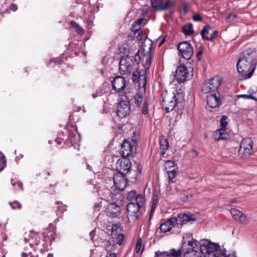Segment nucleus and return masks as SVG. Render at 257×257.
<instances>
[{"instance_id": "1", "label": "nucleus", "mask_w": 257, "mask_h": 257, "mask_svg": "<svg viewBox=\"0 0 257 257\" xmlns=\"http://www.w3.org/2000/svg\"><path fill=\"white\" fill-rule=\"evenodd\" d=\"M255 51L253 48H249L244 51L237 63V69L244 79L251 77L255 69L256 62Z\"/></svg>"}, {"instance_id": "2", "label": "nucleus", "mask_w": 257, "mask_h": 257, "mask_svg": "<svg viewBox=\"0 0 257 257\" xmlns=\"http://www.w3.org/2000/svg\"><path fill=\"white\" fill-rule=\"evenodd\" d=\"M196 217L194 214L190 212H181L177 217H173L162 223L160 229L163 233L169 232L173 227L180 228L183 224L189 222L194 221Z\"/></svg>"}, {"instance_id": "3", "label": "nucleus", "mask_w": 257, "mask_h": 257, "mask_svg": "<svg viewBox=\"0 0 257 257\" xmlns=\"http://www.w3.org/2000/svg\"><path fill=\"white\" fill-rule=\"evenodd\" d=\"M162 97V105L166 112L172 111L176 106H182L185 102V94L178 90L171 93H164Z\"/></svg>"}, {"instance_id": "4", "label": "nucleus", "mask_w": 257, "mask_h": 257, "mask_svg": "<svg viewBox=\"0 0 257 257\" xmlns=\"http://www.w3.org/2000/svg\"><path fill=\"white\" fill-rule=\"evenodd\" d=\"M153 42L150 39L145 40L143 43L142 61L143 66L146 69L149 70L154 57V52L152 51Z\"/></svg>"}, {"instance_id": "5", "label": "nucleus", "mask_w": 257, "mask_h": 257, "mask_svg": "<svg viewBox=\"0 0 257 257\" xmlns=\"http://www.w3.org/2000/svg\"><path fill=\"white\" fill-rule=\"evenodd\" d=\"M193 75V68H187L184 65H180L176 70L175 79L179 83H184L190 79Z\"/></svg>"}, {"instance_id": "6", "label": "nucleus", "mask_w": 257, "mask_h": 257, "mask_svg": "<svg viewBox=\"0 0 257 257\" xmlns=\"http://www.w3.org/2000/svg\"><path fill=\"white\" fill-rule=\"evenodd\" d=\"M178 49L182 58L189 61L190 64L193 62L192 60L194 54L193 48L189 42L186 41L180 42L178 45Z\"/></svg>"}, {"instance_id": "7", "label": "nucleus", "mask_w": 257, "mask_h": 257, "mask_svg": "<svg viewBox=\"0 0 257 257\" xmlns=\"http://www.w3.org/2000/svg\"><path fill=\"white\" fill-rule=\"evenodd\" d=\"M222 82V78L218 76H214L209 79L207 82H205L202 86V91L204 93L215 92Z\"/></svg>"}, {"instance_id": "8", "label": "nucleus", "mask_w": 257, "mask_h": 257, "mask_svg": "<svg viewBox=\"0 0 257 257\" xmlns=\"http://www.w3.org/2000/svg\"><path fill=\"white\" fill-rule=\"evenodd\" d=\"M253 141L250 138L242 140L238 150V155L241 158H247L252 153Z\"/></svg>"}, {"instance_id": "9", "label": "nucleus", "mask_w": 257, "mask_h": 257, "mask_svg": "<svg viewBox=\"0 0 257 257\" xmlns=\"http://www.w3.org/2000/svg\"><path fill=\"white\" fill-rule=\"evenodd\" d=\"M134 69L133 59L127 55L123 56L119 61V72L121 74H128Z\"/></svg>"}, {"instance_id": "10", "label": "nucleus", "mask_w": 257, "mask_h": 257, "mask_svg": "<svg viewBox=\"0 0 257 257\" xmlns=\"http://www.w3.org/2000/svg\"><path fill=\"white\" fill-rule=\"evenodd\" d=\"M130 111V102L128 99L125 97L119 101L117 105L116 113L120 118H123L128 115Z\"/></svg>"}, {"instance_id": "11", "label": "nucleus", "mask_w": 257, "mask_h": 257, "mask_svg": "<svg viewBox=\"0 0 257 257\" xmlns=\"http://www.w3.org/2000/svg\"><path fill=\"white\" fill-rule=\"evenodd\" d=\"M133 142L134 144L132 145L128 141L124 140L123 141L121 148V156L123 158L129 157L133 153L136 151L137 142L134 140Z\"/></svg>"}, {"instance_id": "12", "label": "nucleus", "mask_w": 257, "mask_h": 257, "mask_svg": "<svg viewBox=\"0 0 257 257\" xmlns=\"http://www.w3.org/2000/svg\"><path fill=\"white\" fill-rule=\"evenodd\" d=\"M132 166V163L128 159L124 158L119 159L116 163V170L117 173L127 174L130 171Z\"/></svg>"}, {"instance_id": "13", "label": "nucleus", "mask_w": 257, "mask_h": 257, "mask_svg": "<svg viewBox=\"0 0 257 257\" xmlns=\"http://www.w3.org/2000/svg\"><path fill=\"white\" fill-rule=\"evenodd\" d=\"M125 175L123 174L116 173L113 176L114 185L120 191L123 190L127 186V182Z\"/></svg>"}, {"instance_id": "14", "label": "nucleus", "mask_w": 257, "mask_h": 257, "mask_svg": "<svg viewBox=\"0 0 257 257\" xmlns=\"http://www.w3.org/2000/svg\"><path fill=\"white\" fill-rule=\"evenodd\" d=\"M213 246L214 247L212 248V250H219L218 248L219 247L218 246H216L214 244H210L208 245L207 246H204V248L202 249V250H205V253H206L205 254L204 257H207V255L208 254L209 251H208V248L209 247H211V246ZM202 252H201L199 251L196 250L195 249H188L185 252L184 254V257H202Z\"/></svg>"}, {"instance_id": "15", "label": "nucleus", "mask_w": 257, "mask_h": 257, "mask_svg": "<svg viewBox=\"0 0 257 257\" xmlns=\"http://www.w3.org/2000/svg\"><path fill=\"white\" fill-rule=\"evenodd\" d=\"M174 5V2L170 0L166 2H164L163 0H151L152 7L157 10H165L170 8Z\"/></svg>"}, {"instance_id": "16", "label": "nucleus", "mask_w": 257, "mask_h": 257, "mask_svg": "<svg viewBox=\"0 0 257 257\" xmlns=\"http://www.w3.org/2000/svg\"><path fill=\"white\" fill-rule=\"evenodd\" d=\"M111 84L112 89L114 90L116 92H119L124 89L126 81L123 77L117 76L113 78Z\"/></svg>"}, {"instance_id": "17", "label": "nucleus", "mask_w": 257, "mask_h": 257, "mask_svg": "<svg viewBox=\"0 0 257 257\" xmlns=\"http://www.w3.org/2000/svg\"><path fill=\"white\" fill-rule=\"evenodd\" d=\"M141 208L138 205L134 204L132 202L129 203L126 206L128 215L133 220H136L139 218V211Z\"/></svg>"}, {"instance_id": "18", "label": "nucleus", "mask_w": 257, "mask_h": 257, "mask_svg": "<svg viewBox=\"0 0 257 257\" xmlns=\"http://www.w3.org/2000/svg\"><path fill=\"white\" fill-rule=\"evenodd\" d=\"M230 212L232 217L236 220H237L242 224H247L248 223V220L246 216L241 211L236 208H231Z\"/></svg>"}, {"instance_id": "19", "label": "nucleus", "mask_w": 257, "mask_h": 257, "mask_svg": "<svg viewBox=\"0 0 257 257\" xmlns=\"http://www.w3.org/2000/svg\"><path fill=\"white\" fill-rule=\"evenodd\" d=\"M182 250L181 249H171L169 251H157L156 252L157 257H179L182 254Z\"/></svg>"}, {"instance_id": "20", "label": "nucleus", "mask_w": 257, "mask_h": 257, "mask_svg": "<svg viewBox=\"0 0 257 257\" xmlns=\"http://www.w3.org/2000/svg\"><path fill=\"white\" fill-rule=\"evenodd\" d=\"M207 103L210 107L215 108L219 106L221 102L219 96L214 93L207 96Z\"/></svg>"}, {"instance_id": "21", "label": "nucleus", "mask_w": 257, "mask_h": 257, "mask_svg": "<svg viewBox=\"0 0 257 257\" xmlns=\"http://www.w3.org/2000/svg\"><path fill=\"white\" fill-rule=\"evenodd\" d=\"M107 215L111 217L118 216L120 212V208L118 204L110 203L107 208Z\"/></svg>"}, {"instance_id": "22", "label": "nucleus", "mask_w": 257, "mask_h": 257, "mask_svg": "<svg viewBox=\"0 0 257 257\" xmlns=\"http://www.w3.org/2000/svg\"><path fill=\"white\" fill-rule=\"evenodd\" d=\"M213 246H211L208 248V251H209L207 257H232L230 255H226L223 250H212Z\"/></svg>"}, {"instance_id": "23", "label": "nucleus", "mask_w": 257, "mask_h": 257, "mask_svg": "<svg viewBox=\"0 0 257 257\" xmlns=\"http://www.w3.org/2000/svg\"><path fill=\"white\" fill-rule=\"evenodd\" d=\"M229 137L225 129H219L215 132V138L216 140H225Z\"/></svg>"}, {"instance_id": "24", "label": "nucleus", "mask_w": 257, "mask_h": 257, "mask_svg": "<svg viewBox=\"0 0 257 257\" xmlns=\"http://www.w3.org/2000/svg\"><path fill=\"white\" fill-rule=\"evenodd\" d=\"M160 149L161 150V154L163 156L165 153L166 151L169 148V142L167 139L166 138L162 137L160 139Z\"/></svg>"}, {"instance_id": "25", "label": "nucleus", "mask_w": 257, "mask_h": 257, "mask_svg": "<svg viewBox=\"0 0 257 257\" xmlns=\"http://www.w3.org/2000/svg\"><path fill=\"white\" fill-rule=\"evenodd\" d=\"M146 71L145 70H141L139 73L138 77V83L140 86L145 88L147 82Z\"/></svg>"}, {"instance_id": "26", "label": "nucleus", "mask_w": 257, "mask_h": 257, "mask_svg": "<svg viewBox=\"0 0 257 257\" xmlns=\"http://www.w3.org/2000/svg\"><path fill=\"white\" fill-rule=\"evenodd\" d=\"M42 235L43 239H42V240L39 241V244L43 247L42 248H40L41 251L43 252H44L48 251V237L45 236L44 233H43Z\"/></svg>"}, {"instance_id": "27", "label": "nucleus", "mask_w": 257, "mask_h": 257, "mask_svg": "<svg viewBox=\"0 0 257 257\" xmlns=\"http://www.w3.org/2000/svg\"><path fill=\"white\" fill-rule=\"evenodd\" d=\"M182 31L186 36L192 35L194 32L193 25L191 24L184 25L182 28Z\"/></svg>"}, {"instance_id": "28", "label": "nucleus", "mask_w": 257, "mask_h": 257, "mask_svg": "<svg viewBox=\"0 0 257 257\" xmlns=\"http://www.w3.org/2000/svg\"><path fill=\"white\" fill-rule=\"evenodd\" d=\"M107 194H109L107 198V201L110 202V203L118 204V202H117V196H119V194H114L111 193L109 190H107Z\"/></svg>"}, {"instance_id": "29", "label": "nucleus", "mask_w": 257, "mask_h": 257, "mask_svg": "<svg viewBox=\"0 0 257 257\" xmlns=\"http://www.w3.org/2000/svg\"><path fill=\"white\" fill-rule=\"evenodd\" d=\"M196 242V240L193 239V238H191L190 240H188L187 243H186L185 241H183L182 243V248L183 249V247L186 246V244H187V245L190 247L188 249H194L195 247L197 246Z\"/></svg>"}, {"instance_id": "30", "label": "nucleus", "mask_w": 257, "mask_h": 257, "mask_svg": "<svg viewBox=\"0 0 257 257\" xmlns=\"http://www.w3.org/2000/svg\"><path fill=\"white\" fill-rule=\"evenodd\" d=\"M132 202L138 205L140 207H142L145 202V198L142 195L138 194L134 202Z\"/></svg>"}, {"instance_id": "31", "label": "nucleus", "mask_w": 257, "mask_h": 257, "mask_svg": "<svg viewBox=\"0 0 257 257\" xmlns=\"http://www.w3.org/2000/svg\"><path fill=\"white\" fill-rule=\"evenodd\" d=\"M178 172V170L177 168H173L172 171H169V173H168L169 183L173 182V179L176 177Z\"/></svg>"}, {"instance_id": "32", "label": "nucleus", "mask_w": 257, "mask_h": 257, "mask_svg": "<svg viewBox=\"0 0 257 257\" xmlns=\"http://www.w3.org/2000/svg\"><path fill=\"white\" fill-rule=\"evenodd\" d=\"M70 27L73 29H76V32L79 34H83L84 31L83 29L80 27L77 23L74 21H71L70 22Z\"/></svg>"}, {"instance_id": "33", "label": "nucleus", "mask_w": 257, "mask_h": 257, "mask_svg": "<svg viewBox=\"0 0 257 257\" xmlns=\"http://www.w3.org/2000/svg\"><path fill=\"white\" fill-rule=\"evenodd\" d=\"M143 93L141 94L140 93H138L135 95L134 97L135 103L138 107H140L142 105L143 101Z\"/></svg>"}, {"instance_id": "34", "label": "nucleus", "mask_w": 257, "mask_h": 257, "mask_svg": "<svg viewBox=\"0 0 257 257\" xmlns=\"http://www.w3.org/2000/svg\"><path fill=\"white\" fill-rule=\"evenodd\" d=\"M211 29L210 26L209 25H205L203 29L201 32V35L202 38L204 40H206V38L208 37L206 36V35L208 34Z\"/></svg>"}, {"instance_id": "35", "label": "nucleus", "mask_w": 257, "mask_h": 257, "mask_svg": "<svg viewBox=\"0 0 257 257\" xmlns=\"http://www.w3.org/2000/svg\"><path fill=\"white\" fill-rule=\"evenodd\" d=\"M227 117L226 115H222L220 121V129H226L228 122L227 121Z\"/></svg>"}, {"instance_id": "36", "label": "nucleus", "mask_w": 257, "mask_h": 257, "mask_svg": "<svg viewBox=\"0 0 257 257\" xmlns=\"http://www.w3.org/2000/svg\"><path fill=\"white\" fill-rule=\"evenodd\" d=\"M138 194H137L136 191H131L128 193L127 195V199L131 201L132 202H134Z\"/></svg>"}, {"instance_id": "37", "label": "nucleus", "mask_w": 257, "mask_h": 257, "mask_svg": "<svg viewBox=\"0 0 257 257\" xmlns=\"http://www.w3.org/2000/svg\"><path fill=\"white\" fill-rule=\"evenodd\" d=\"M235 97L237 98H243L244 99H251L253 100H254L255 101H257V98H256L254 96H252L251 94L247 95V94H240V95H237L235 96Z\"/></svg>"}, {"instance_id": "38", "label": "nucleus", "mask_w": 257, "mask_h": 257, "mask_svg": "<svg viewBox=\"0 0 257 257\" xmlns=\"http://www.w3.org/2000/svg\"><path fill=\"white\" fill-rule=\"evenodd\" d=\"M9 204L13 209H21L22 207L21 204L17 201H15L13 202H10Z\"/></svg>"}, {"instance_id": "39", "label": "nucleus", "mask_w": 257, "mask_h": 257, "mask_svg": "<svg viewBox=\"0 0 257 257\" xmlns=\"http://www.w3.org/2000/svg\"><path fill=\"white\" fill-rule=\"evenodd\" d=\"M142 239L141 238H139L137 240L136 247H135V251L137 253H138L141 250V246H142Z\"/></svg>"}, {"instance_id": "40", "label": "nucleus", "mask_w": 257, "mask_h": 257, "mask_svg": "<svg viewBox=\"0 0 257 257\" xmlns=\"http://www.w3.org/2000/svg\"><path fill=\"white\" fill-rule=\"evenodd\" d=\"M148 100L146 99L144 102L143 106V109H142V113L144 115H146L148 112Z\"/></svg>"}, {"instance_id": "41", "label": "nucleus", "mask_w": 257, "mask_h": 257, "mask_svg": "<svg viewBox=\"0 0 257 257\" xmlns=\"http://www.w3.org/2000/svg\"><path fill=\"white\" fill-rule=\"evenodd\" d=\"M139 76V73L138 71L136 70L133 72L132 75V80L135 83H137L138 81H139L138 80Z\"/></svg>"}, {"instance_id": "42", "label": "nucleus", "mask_w": 257, "mask_h": 257, "mask_svg": "<svg viewBox=\"0 0 257 257\" xmlns=\"http://www.w3.org/2000/svg\"><path fill=\"white\" fill-rule=\"evenodd\" d=\"M124 239V235L123 234L120 233L118 234L116 237V243L118 244H121Z\"/></svg>"}, {"instance_id": "43", "label": "nucleus", "mask_w": 257, "mask_h": 257, "mask_svg": "<svg viewBox=\"0 0 257 257\" xmlns=\"http://www.w3.org/2000/svg\"><path fill=\"white\" fill-rule=\"evenodd\" d=\"M175 163L173 161H168L166 162L165 166V169H169V168H175Z\"/></svg>"}, {"instance_id": "44", "label": "nucleus", "mask_w": 257, "mask_h": 257, "mask_svg": "<svg viewBox=\"0 0 257 257\" xmlns=\"http://www.w3.org/2000/svg\"><path fill=\"white\" fill-rule=\"evenodd\" d=\"M218 34L217 31H214L210 35V37L206 38V40H208L210 41H213L214 39L217 37Z\"/></svg>"}, {"instance_id": "45", "label": "nucleus", "mask_w": 257, "mask_h": 257, "mask_svg": "<svg viewBox=\"0 0 257 257\" xmlns=\"http://www.w3.org/2000/svg\"><path fill=\"white\" fill-rule=\"evenodd\" d=\"M173 14V11H169L166 12L165 14V19L167 22H168L170 20V19H172Z\"/></svg>"}, {"instance_id": "46", "label": "nucleus", "mask_w": 257, "mask_h": 257, "mask_svg": "<svg viewBox=\"0 0 257 257\" xmlns=\"http://www.w3.org/2000/svg\"><path fill=\"white\" fill-rule=\"evenodd\" d=\"M118 228V226L117 225H112V226H111V228L110 229V235H113V236H115L116 235V233H115V232L116 231V230L117 229V228Z\"/></svg>"}, {"instance_id": "47", "label": "nucleus", "mask_w": 257, "mask_h": 257, "mask_svg": "<svg viewBox=\"0 0 257 257\" xmlns=\"http://www.w3.org/2000/svg\"><path fill=\"white\" fill-rule=\"evenodd\" d=\"M236 17V15L234 14H230L229 16L227 17L226 18V22L227 23L230 22L231 21L234 20Z\"/></svg>"}, {"instance_id": "48", "label": "nucleus", "mask_w": 257, "mask_h": 257, "mask_svg": "<svg viewBox=\"0 0 257 257\" xmlns=\"http://www.w3.org/2000/svg\"><path fill=\"white\" fill-rule=\"evenodd\" d=\"M236 17V15L234 14H230L229 16L227 17L226 18V22L227 23L230 22L231 21L234 20Z\"/></svg>"}, {"instance_id": "49", "label": "nucleus", "mask_w": 257, "mask_h": 257, "mask_svg": "<svg viewBox=\"0 0 257 257\" xmlns=\"http://www.w3.org/2000/svg\"><path fill=\"white\" fill-rule=\"evenodd\" d=\"M236 17V15L234 14H230L229 16L227 17L226 18V22L227 23L230 22L231 21L234 20Z\"/></svg>"}, {"instance_id": "50", "label": "nucleus", "mask_w": 257, "mask_h": 257, "mask_svg": "<svg viewBox=\"0 0 257 257\" xmlns=\"http://www.w3.org/2000/svg\"><path fill=\"white\" fill-rule=\"evenodd\" d=\"M193 19L196 22H201L202 21V19L199 14H195L193 17Z\"/></svg>"}, {"instance_id": "51", "label": "nucleus", "mask_w": 257, "mask_h": 257, "mask_svg": "<svg viewBox=\"0 0 257 257\" xmlns=\"http://www.w3.org/2000/svg\"><path fill=\"white\" fill-rule=\"evenodd\" d=\"M140 51H138V52L136 54V55L134 56V59L135 62L138 64L140 61L141 60V57L139 55Z\"/></svg>"}, {"instance_id": "52", "label": "nucleus", "mask_w": 257, "mask_h": 257, "mask_svg": "<svg viewBox=\"0 0 257 257\" xmlns=\"http://www.w3.org/2000/svg\"><path fill=\"white\" fill-rule=\"evenodd\" d=\"M203 48L202 47H200L199 50L198 51V52L197 53V57L198 60L201 59V56L203 53Z\"/></svg>"}, {"instance_id": "53", "label": "nucleus", "mask_w": 257, "mask_h": 257, "mask_svg": "<svg viewBox=\"0 0 257 257\" xmlns=\"http://www.w3.org/2000/svg\"><path fill=\"white\" fill-rule=\"evenodd\" d=\"M10 8L11 10L15 11L17 10V7L16 5L12 4L10 6Z\"/></svg>"}, {"instance_id": "54", "label": "nucleus", "mask_w": 257, "mask_h": 257, "mask_svg": "<svg viewBox=\"0 0 257 257\" xmlns=\"http://www.w3.org/2000/svg\"><path fill=\"white\" fill-rule=\"evenodd\" d=\"M94 235H95V231L94 230H92L91 231L90 233H89V236H90V237L91 238V239L92 240H93V238L94 236Z\"/></svg>"}, {"instance_id": "55", "label": "nucleus", "mask_w": 257, "mask_h": 257, "mask_svg": "<svg viewBox=\"0 0 257 257\" xmlns=\"http://www.w3.org/2000/svg\"><path fill=\"white\" fill-rule=\"evenodd\" d=\"M55 141L58 144V145H60L62 142V140L60 138H57V139H55Z\"/></svg>"}, {"instance_id": "56", "label": "nucleus", "mask_w": 257, "mask_h": 257, "mask_svg": "<svg viewBox=\"0 0 257 257\" xmlns=\"http://www.w3.org/2000/svg\"><path fill=\"white\" fill-rule=\"evenodd\" d=\"M101 95L100 92L98 93L97 92L92 94V96L94 98H96L98 96Z\"/></svg>"}, {"instance_id": "57", "label": "nucleus", "mask_w": 257, "mask_h": 257, "mask_svg": "<svg viewBox=\"0 0 257 257\" xmlns=\"http://www.w3.org/2000/svg\"><path fill=\"white\" fill-rule=\"evenodd\" d=\"M106 257H116V254L115 253H110Z\"/></svg>"}, {"instance_id": "58", "label": "nucleus", "mask_w": 257, "mask_h": 257, "mask_svg": "<svg viewBox=\"0 0 257 257\" xmlns=\"http://www.w3.org/2000/svg\"><path fill=\"white\" fill-rule=\"evenodd\" d=\"M17 184L18 185V187L22 189V183L21 182H18Z\"/></svg>"}, {"instance_id": "59", "label": "nucleus", "mask_w": 257, "mask_h": 257, "mask_svg": "<svg viewBox=\"0 0 257 257\" xmlns=\"http://www.w3.org/2000/svg\"><path fill=\"white\" fill-rule=\"evenodd\" d=\"M11 183L13 186H15V185L17 183L16 181H14L13 179L11 180Z\"/></svg>"}, {"instance_id": "60", "label": "nucleus", "mask_w": 257, "mask_h": 257, "mask_svg": "<svg viewBox=\"0 0 257 257\" xmlns=\"http://www.w3.org/2000/svg\"><path fill=\"white\" fill-rule=\"evenodd\" d=\"M192 151L195 156H197L198 155V153L196 150H193Z\"/></svg>"}, {"instance_id": "61", "label": "nucleus", "mask_w": 257, "mask_h": 257, "mask_svg": "<svg viewBox=\"0 0 257 257\" xmlns=\"http://www.w3.org/2000/svg\"><path fill=\"white\" fill-rule=\"evenodd\" d=\"M173 168H169V169H166L167 174L169 173V171H172Z\"/></svg>"}, {"instance_id": "62", "label": "nucleus", "mask_w": 257, "mask_h": 257, "mask_svg": "<svg viewBox=\"0 0 257 257\" xmlns=\"http://www.w3.org/2000/svg\"><path fill=\"white\" fill-rule=\"evenodd\" d=\"M87 168L89 170H92L91 167L89 165H88V164L87 165Z\"/></svg>"}, {"instance_id": "63", "label": "nucleus", "mask_w": 257, "mask_h": 257, "mask_svg": "<svg viewBox=\"0 0 257 257\" xmlns=\"http://www.w3.org/2000/svg\"><path fill=\"white\" fill-rule=\"evenodd\" d=\"M3 163L6 164V159H5V157L4 156H3Z\"/></svg>"}, {"instance_id": "64", "label": "nucleus", "mask_w": 257, "mask_h": 257, "mask_svg": "<svg viewBox=\"0 0 257 257\" xmlns=\"http://www.w3.org/2000/svg\"><path fill=\"white\" fill-rule=\"evenodd\" d=\"M24 241L25 242H28L29 241V239L26 237L24 238Z\"/></svg>"}]
</instances>
